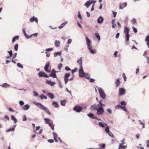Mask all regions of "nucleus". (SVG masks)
<instances>
[{"label": "nucleus", "instance_id": "f257e3e1", "mask_svg": "<svg viewBox=\"0 0 149 149\" xmlns=\"http://www.w3.org/2000/svg\"><path fill=\"white\" fill-rule=\"evenodd\" d=\"M91 109L93 111H96L97 115H102L104 112V109L103 107L98 104H94L92 105Z\"/></svg>", "mask_w": 149, "mask_h": 149}, {"label": "nucleus", "instance_id": "f03ea898", "mask_svg": "<svg viewBox=\"0 0 149 149\" xmlns=\"http://www.w3.org/2000/svg\"><path fill=\"white\" fill-rule=\"evenodd\" d=\"M34 103L40 109L45 111L49 115L51 114V112L48 110V109L41 103L38 102H34Z\"/></svg>", "mask_w": 149, "mask_h": 149}, {"label": "nucleus", "instance_id": "7ed1b4c3", "mask_svg": "<svg viewBox=\"0 0 149 149\" xmlns=\"http://www.w3.org/2000/svg\"><path fill=\"white\" fill-rule=\"evenodd\" d=\"M34 103L40 109L45 111L49 115L51 114V112L48 110V109L41 103L38 102H34Z\"/></svg>", "mask_w": 149, "mask_h": 149}, {"label": "nucleus", "instance_id": "20e7f679", "mask_svg": "<svg viewBox=\"0 0 149 149\" xmlns=\"http://www.w3.org/2000/svg\"><path fill=\"white\" fill-rule=\"evenodd\" d=\"M70 76V74L69 73H67L65 74L64 77V80L65 81V84H66L68 83V81L69 80L68 79V78ZM73 80V78L72 77L70 78L69 80L70 81H72Z\"/></svg>", "mask_w": 149, "mask_h": 149}, {"label": "nucleus", "instance_id": "39448f33", "mask_svg": "<svg viewBox=\"0 0 149 149\" xmlns=\"http://www.w3.org/2000/svg\"><path fill=\"white\" fill-rule=\"evenodd\" d=\"M86 44L88 46V48L89 50H91L92 49V47L90 45L91 41L87 37H86Z\"/></svg>", "mask_w": 149, "mask_h": 149}, {"label": "nucleus", "instance_id": "423d86ee", "mask_svg": "<svg viewBox=\"0 0 149 149\" xmlns=\"http://www.w3.org/2000/svg\"><path fill=\"white\" fill-rule=\"evenodd\" d=\"M73 109L75 111L80 112L82 111V108L79 106H76L74 107Z\"/></svg>", "mask_w": 149, "mask_h": 149}, {"label": "nucleus", "instance_id": "0eeeda50", "mask_svg": "<svg viewBox=\"0 0 149 149\" xmlns=\"http://www.w3.org/2000/svg\"><path fill=\"white\" fill-rule=\"evenodd\" d=\"M56 72L54 69H52L51 73L49 74V76L53 78H56Z\"/></svg>", "mask_w": 149, "mask_h": 149}, {"label": "nucleus", "instance_id": "6e6552de", "mask_svg": "<svg viewBox=\"0 0 149 149\" xmlns=\"http://www.w3.org/2000/svg\"><path fill=\"white\" fill-rule=\"evenodd\" d=\"M38 74L39 77H43L47 78L49 77V76L43 72H39L38 73Z\"/></svg>", "mask_w": 149, "mask_h": 149}, {"label": "nucleus", "instance_id": "1a4fd4ad", "mask_svg": "<svg viewBox=\"0 0 149 149\" xmlns=\"http://www.w3.org/2000/svg\"><path fill=\"white\" fill-rule=\"evenodd\" d=\"M99 92L101 97L103 99H104L106 97V95L102 90H99Z\"/></svg>", "mask_w": 149, "mask_h": 149}, {"label": "nucleus", "instance_id": "9d476101", "mask_svg": "<svg viewBox=\"0 0 149 149\" xmlns=\"http://www.w3.org/2000/svg\"><path fill=\"white\" fill-rule=\"evenodd\" d=\"M79 75L80 77H84L85 73L84 72V71L83 70L82 67L79 68Z\"/></svg>", "mask_w": 149, "mask_h": 149}, {"label": "nucleus", "instance_id": "9b49d317", "mask_svg": "<svg viewBox=\"0 0 149 149\" xmlns=\"http://www.w3.org/2000/svg\"><path fill=\"white\" fill-rule=\"evenodd\" d=\"M93 2V0H90L86 2L84 5V6H86L87 8H88Z\"/></svg>", "mask_w": 149, "mask_h": 149}, {"label": "nucleus", "instance_id": "f8f14e48", "mask_svg": "<svg viewBox=\"0 0 149 149\" xmlns=\"http://www.w3.org/2000/svg\"><path fill=\"white\" fill-rule=\"evenodd\" d=\"M125 93V90L123 88L119 89V94L120 95H123Z\"/></svg>", "mask_w": 149, "mask_h": 149}, {"label": "nucleus", "instance_id": "ddd939ff", "mask_svg": "<svg viewBox=\"0 0 149 149\" xmlns=\"http://www.w3.org/2000/svg\"><path fill=\"white\" fill-rule=\"evenodd\" d=\"M49 62H48L46 63L44 68L45 70L48 73H49L50 72V71L48 70V68L49 67Z\"/></svg>", "mask_w": 149, "mask_h": 149}, {"label": "nucleus", "instance_id": "4468645a", "mask_svg": "<svg viewBox=\"0 0 149 149\" xmlns=\"http://www.w3.org/2000/svg\"><path fill=\"white\" fill-rule=\"evenodd\" d=\"M77 62L79 65V68L82 67V58L81 57L77 61Z\"/></svg>", "mask_w": 149, "mask_h": 149}, {"label": "nucleus", "instance_id": "2eb2a0df", "mask_svg": "<svg viewBox=\"0 0 149 149\" xmlns=\"http://www.w3.org/2000/svg\"><path fill=\"white\" fill-rule=\"evenodd\" d=\"M127 5V3H123L120 4L119 5V9H123V8L125 7Z\"/></svg>", "mask_w": 149, "mask_h": 149}, {"label": "nucleus", "instance_id": "dca6fc26", "mask_svg": "<svg viewBox=\"0 0 149 149\" xmlns=\"http://www.w3.org/2000/svg\"><path fill=\"white\" fill-rule=\"evenodd\" d=\"M30 20L31 22H33L34 21H35L36 22H38V19L34 16L31 18L30 19Z\"/></svg>", "mask_w": 149, "mask_h": 149}, {"label": "nucleus", "instance_id": "f3484780", "mask_svg": "<svg viewBox=\"0 0 149 149\" xmlns=\"http://www.w3.org/2000/svg\"><path fill=\"white\" fill-rule=\"evenodd\" d=\"M129 29L126 26L124 27V32L125 34H129Z\"/></svg>", "mask_w": 149, "mask_h": 149}, {"label": "nucleus", "instance_id": "a211bd4d", "mask_svg": "<svg viewBox=\"0 0 149 149\" xmlns=\"http://www.w3.org/2000/svg\"><path fill=\"white\" fill-rule=\"evenodd\" d=\"M30 107V106L28 104L24 105L22 107L23 109L24 110H27Z\"/></svg>", "mask_w": 149, "mask_h": 149}, {"label": "nucleus", "instance_id": "6ab92c4d", "mask_svg": "<svg viewBox=\"0 0 149 149\" xmlns=\"http://www.w3.org/2000/svg\"><path fill=\"white\" fill-rule=\"evenodd\" d=\"M44 121L46 124H49L50 123H51L50 121H52L50 120L49 119L47 118H45L44 119Z\"/></svg>", "mask_w": 149, "mask_h": 149}, {"label": "nucleus", "instance_id": "aec40b11", "mask_svg": "<svg viewBox=\"0 0 149 149\" xmlns=\"http://www.w3.org/2000/svg\"><path fill=\"white\" fill-rule=\"evenodd\" d=\"M53 134L54 136V139L56 142H57L58 141L57 140V135L56 133H55L54 132H53Z\"/></svg>", "mask_w": 149, "mask_h": 149}, {"label": "nucleus", "instance_id": "412c9836", "mask_svg": "<svg viewBox=\"0 0 149 149\" xmlns=\"http://www.w3.org/2000/svg\"><path fill=\"white\" fill-rule=\"evenodd\" d=\"M16 126L13 125L12 127L6 130V132H8L12 131H13L15 127Z\"/></svg>", "mask_w": 149, "mask_h": 149}, {"label": "nucleus", "instance_id": "4be33fe9", "mask_svg": "<svg viewBox=\"0 0 149 149\" xmlns=\"http://www.w3.org/2000/svg\"><path fill=\"white\" fill-rule=\"evenodd\" d=\"M47 95L51 99H53L54 97V95L50 93H48Z\"/></svg>", "mask_w": 149, "mask_h": 149}, {"label": "nucleus", "instance_id": "5701e85b", "mask_svg": "<svg viewBox=\"0 0 149 149\" xmlns=\"http://www.w3.org/2000/svg\"><path fill=\"white\" fill-rule=\"evenodd\" d=\"M55 46L56 47H58L60 46V43L59 41L56 40L55 43Z\"/></svg>", "mask_w": 149, "mask_h": 149}, {"label": "nucleus", "instance_id": "b1692460", "mask_svg": "<svg viewBox=\"0 0 149 149\" xmlns=\"http://www.w3.org/2000/svg\"><path fill=\"white\" fill-rule=\"evenodd\" d=\"M103 21V18L101 17H100L97 20V22L99 23H102Z\"/></svg>", "mask_w": 149, "mask_h": 149}, {"label": "nucleus", "instance_id": "393cba45", "mask_svg": "<svg viewBox=\"0 0 149 149\" xmlns=\"http://www.w3.org/2000/svg\"><path fill=\"white\" fill-rule=\"evenodd\" d=\"M52 105L55 107H57L58 106V103L56 102H53L52 103Z\"/></svg>", "mask_w": 149, "mask_h": 149}, {"label": "nucleus", "instance_id": "a878e982", "mask_svg": "<svg viewBox=\"0 0 149 149\" xmlns=\"http://www.w3.org/2000/svg\"><path fill=\"white\" fill-rule=\"evenodd\" d=\"M47 83L48 84L52 86H54L55 84V82H52L51 81H47Z\"/></svg>", "mask_w": 149, "mask_h": 149}, {"label": "nucleus", "instance_id": "bb28decb", "mask_svg": "<svg viewBox=\"0 0 149 149\" xmlns=\"http://www.w3.org/2000/svg\"><path fill=\"white\" fill-rule=\"evenodd\" d=\"M19 38L18 36H16L12 39V41L13 43L16 40H18Z\"/></svg>", "mask_w": 149, "mask_h": 149}, {"label": "nucleus", "instance_id": "cd10ccee", "mask_svg": "<svg viewBox=\"0 0 149 149\" xmlns=\"http://www.w3.org/2000/svg\"><path fill=\"white\" fill-rule=\"evenodd\" d=\"M11 119L14 121V123H16L17 122V119L14 116L12 115L11 116Z\"/></svg>", "mask_w": 149, "mask_h": 149}, {"label": "nucleus", "instance_id": "c85d7f7f", "mask_svg": "<svg viewBox=\"0 0 149 149\" xmlns=\"http://www.w3.org/2000/svg\"><path fill=\"white\" fill-rule=\"evenodd\" d=\"M40 97L41 99H47V97L46 96H45L43 94H41L40 96Z\"/></svg>", "mask_w": 149, "mask_h": 149}, {"label": "nucleus", "instance_id": "c756f323", "mask_svg": "<svg viewBox=\"0 0 149 149\" xmlns=\"http://www.w3.org/2000/svg\"><path fill=\"white\" fill-rule=\"evenodd\" d=\"M66 103V101L65 100H64L61 101V104L62 106H64Z\"/></svg>", "mask_w": 149, "mask_h": 149}, {"label": "nucleus", "instance_id": "7c9ffc66", "mask_svg": "<svg viewBox=\"0 0 149 149\" xmlns=\"http://www.w3.org/2000/svg\"><path fill=\"white\" fill-rule=\"evenodd\" d=\"M10 86L6 83H5L3 84L1 86L3 87H6L8 86Z\"/></svg>", "mask_w": 149, "mask_h": 149}, {"label": "nucleus", "instance_id": "2f4dec72", "mask_svg": "<svg viewBox=\"0 0 149 149\" xmlns=\"http://www.w3.org/2000/svg\"><path fill=\"white\" fill-rule=\"evenodd\" d=\"M123 106H122L121 105H117L115 106V108L116 109H119L122 108V107Z\"/></svg>", "mask_w": 149, "mask_h": 149}, {"label": "nucleus", "instance_id": "473e14b6", "mask_svg": "<svg viewBox=\"0 0 149 149\" xmlns=\"http://www.w3.org/2000/svg\"><path fill=\"white\" fill-rule=\"evenodd\" d=\"M66 24V22H64L59 27V28L60 29L62 28L63 26H64Z\"/></svg>", "mask_w": 149, "mask_h": 149}, {"label": "nucleus", "instance_id": "72a5a7b5", "mask_svg": "<svg viewBox=\"0 0 149 149\" xmlns=\"http://www.w3.org/2000/svg\"><path fill=\"white\" fill-rule=\"evenodd\" d=\"M88 116L91 118L92 119L94 118V116L93 114L92 113H89L87 114Z\"/></svg>", "mask_w": 149, "mask_h": 149}, {"label": "nucleus", "instance_id": "f704fd0d", "mask_svg": "<svg viewBox=\"0 0 149 149\" xmlns=\"http://www.w3.org/2000/svg\"><path fill=\"white\" fill-rule=\"evenodd\" d=\"M49 126L51 127V129L54 130V127L53 125L52 124V123L51 122L49 124H48Z\"/></svg>", "mask_w": 149, "mask_h": 149}, {"label": "nucleus", "instance_id": "c9c22d12", "mask_svg": "<svg viewBox=\"0 0 149 149\" xmlns=\"http://www.w3.org/2000/svg\"><path fill=\"white\" fill-rule=\"evenodd\" d=\"M130 37V35L129 34H125L126 41H128L129 40V38Z\"/></svg>", "mask_w": 149, "mask_h": 149}, {"label": "nucleus", "instance_id": "e433bc0d", "mask_svg": "<svg viewBox=\"0 0 149 149\" xmlns=\"http://www.w3.org/2000/svg\"><path fill=\"white\" fill-rule=\"evenodd\" d=\"M84 77L86 78L87 79H90V76L89 74H84Z\"/></svg>", "mask_w": 149, "mask_h": 149}, {"label": "nucleus", "instance_id": "4c0bfd02", "mask_svg": "<svg viewBox=\"0 0 149 149\" xmlns=\"http://www.w3.org/2000/svg\"><path fill=\"white\" fill-rule=\"evenodd\" d=\"M61 54V52H56L54 53V56L56 57V56L58 55L60 56Z\"/></svg>", "mask_w": 149, "mask_h": 149}, {"label": "nucleus", "instance_id": "58836bf2", "mask_svg": "<svg viewBox=\"0 0 149 149\" xmlns=\"http://www.w3.org/2000/svg\"><path fill=\"white\" fill-rule=\"evenodd\" d=\"M22 31L25 37L27 38H29V36L26 34L24 29H23Z\"/></svg>", "mask_w": 149, "mask_h": 149}, {"label": "nucleus", "instance_id": "ea45409f", "mask_svg": "<svg viewBox=\"0 0 149 149\" xmlns=\"http://www.w3.org/2000/svg\"><path fill=\"white\" fill-rule=\"evenodd\" d=\"M98 124L100 126L102 127H104V125L102 122H99L98 123Z\"/></svg>", "mask_w": 149, "mask_h": 149}, {"label": "nucleus", "instance_id": "a19ab883", "mask_svg": "<svg viewBox=\"0 0 149 149\" xmlns=\"http://www.w3.org/2000/svg\"><path fill=\"white\" fill-rule=\"evenodd\" d=\"M107 134L111 137H114V135H113V133L112 132H111L110 131Z\"/></svg>", "mask_w": 149, "mask_h": 149}, {"label": "nucleus", "instance_id": "79ce46f5", "mask_svg": "<svg viewBox=\"0 0 149 149\" xmlns=\"http://www.w3.org/2000/svg\"><path fill=\"white\" fill-rule=\"evenodd\" d=\"M105 131L107 133L110 132L109 130V127L108 126H107V127L106 128Z\"/></svg>", "mask_w": 149, "mask_h": 149}, {"label": "nucleus", "instance_id": "37998d69", "mask_svg": "<svg viewBox=\"0 0 149 149\" xmlns=\"http://www.w3.org/2000/svg\"><path fill=\"white\" fill-rule=\"evenodd\" d=\"M116 84L117 86H118L120 84V81L118 79H117L116 80Z\"/></svg>", "mask_w": 149, "mask_h": 149}, {"label": "nucleus", "instance_id": "c03bdc74", "mask_svg": "<svg viewBox=\"0 0 149 149\" xmlns=\"http://www.w3.org/2000/svg\"><path fill=\"white\" fill-rule=\"evenodd\" d=\"M95 36L98 39L99 41L100 40V35H99V34H98V33H96L95 34Z\"/></svg>", "mask_w": 149, "mask_h": 149}, {"label": "nucleus", "instance_id": "a18cd8bd", "mask_svg": "<svg viewBox=\"0 0 149 149\" xmlns=\"http://www.w3.org/2000/svg\"><path fill=\"white\" fill-rule=\"evenodd\" d=\"M99 102V104H100V105L102 107H105V104H103L102 103V100H100V101H98Z\"/></svg>", "mask_w": 149, "mask_h": 149}, {"label": "nucleus", "instance_id": "49530a36", "mask_svg": "<svg viewBox=\"0 0 149 149\" xmlns=\"http://www.w3.org/2000/svg\"><path fill=\"white\" fill-rule=\"evenodd\" d=\"M18 45L17 44H16L15 45L14 47V49L16 51H17L18 49Z\"/></svg>", "mask_w": 149, "mask_h": 149}, {"label": "nucleus", "instance_id": "de8ad7c7", "mask_svg": "<svg viewBox=\"0 0 149 149\" xmlns=\"http://www.w3.org/2000/svg\"><path fill=\"white\" fill-rule=\"evenodd\" d=\"M62 66V65L61 63H59L58 66V68L59 70H60Z\"/></svg>", "mask_w": 149, "mask_h": 149}, {"label": "nucleus", "instance_id": "09e8293b", "mask_svg": "<svg viewBox=\"0 0 149 149\" xmlns=\"http://www.w3.org/2000/svg\"><path fill=\"white\" fill-rule=\"evenodd\" d=\"M78 17L81 20L82 19L81 16L80 14V12H79L78 13Z\"/></svg>", "mask_w": 149, "mask_h": 149}, {"label": "nucleus", "instance_id": "8fccbe9b", "mask_svg": "<svg viewBox=\"0 0 149 149\" xmlns=\"http://www.w3.org/2000/svg\"><path fill=\"white\" fill-rule=\"evenodd\" d=\"M112 12L113 13V16L114 17H115L116 16L117 12H114L113 11H112Z\"/></svg>", "mask_w": 149, "mask_h": 149}, {"label": "nucleus", "instance_id": "3c124183", "mask_svg": "<svg viewBox=\"0 0 149 149\" xmlns=\"http://www.w3.org/2000/svg\"><path fill=\"white\" fill-rule=\"evenodd\" d=\"M121 105H123L124 106H125L126 104V103L125 102L123 101H121Z\"/></svg>", "mask_w": 149, "mask_h": 149}, {"label": "nucleus", "instance_id": "603ef678", "mask_svg": "<svg viewBox=\"0 0 149 149\" xmlns=\"http://www.w3.org/2000/svg\"><path fill=\"white\" fill-rule=\"evenodd\" d=\"M17 66L21 68H23L22 65L19 63H17Z\"/></svg>", "mask_w": 149, "mask_h": 149}, {"label": "nucleus", "instance_id": "864d4df0", "mask_svg": "<svg viewBox=\"0 0 149 149\" xmlns=\"http://www.w3.org/2000/svg\"><path fill=\"white\" fill-rule=\"evenodd\" d=\"M77 68H75L74 69L72 70L71 72L72 73H74V72H75L77 71Z\"/></svg>", "mask_w": 149, "mask_h": 149}, {"label": "nucleus", "instance_id": "5fc2aeb1", "mask_svg": "<svg viewBox=\"0 0 149 149\" xmlns=\"http://www.w3.org/2000/svg\"><path fill=\"white\" fill-rule=\"evenodd\" d=\"M34 95L35 96H38V95L36 91H33V92Z\"/></svg>", "mask_w": 149, "mask_h": 149}, {"label": "nucleus", "instance_id": "6e6d98bb", "mask_svg": "<svg viewBox=\"0 0 149 149\" xmlns=\"http://www.w3.org/2000/svg\"><path fill=\"white\" fill-rule=\"evenodd\" d=\"M102 148H104L105 146V144L104 143H102L101 144L99 145Z\"/></svg>", "mask_w": 149, "mask_h": 149}, {"label": "nucleus", "instance_id": "4d7b16f0", "mask_svg": "<svg viewBox=\"0 0 149 149\" xmlns=\"http://www.w3.org/2000/svg\"><path fill=\"white\" fill-rule=\"evenodd\" d=\"M122 109H123V110L125 111H127V109L126 108V107L125 106H123L122 107Z\"/></svg>", "mask_w": 149, "mask_h": 149}, {"label": "nucleus", "instance_id": "13d9d810", "mask_svg": "<svg viewBox=\"0 0 149 149\" xmlns=\"http://www.w3.org/2000/svg\"><path fill=\"white\" fill-rule=\"evenodd\" d=\"M65 69L67 71H70L71 70L70 69L68 66H66L65 67Z\"/></svg>", "mask_w": 149, "mask_h": 149}, {"label": "nucleus", "instance_id": "bf43d9fd", "mask_svg": "<svg viewBox=\"0 0 149 149\" xmlns=\"http://www.w3.org/2000/svg\"><path fill=\"white\" fill-rule=\"evenodd\" d=\"M8 52L9 53V55L12 56L13 55V53L12 50H10V51H8Z\"/></svg>", "mask_w": 149, "mask_h": 149}, {"label": "nucleus", "instance_id": "052dcab7", "mask_svg": "<svg viewBox=\"0 0 149 149\" xmlns=\"http://www.w3.org/2000/svg\"><path fill=\"white\" fill-rule=\"evenodd\" d=\"M132 23L133 24L136 23V20L135 19L133 18L132 21Z\"/></svg>", "mask_w": 149, "mask_h": 149}, {"label": "nucleus", "instance_id": "680f3d73", "mask_svg": "<svg viewBox=\"0 0 149 149\" xmlns=\"http://www.w3.org/2000/svg\"><path fill=\"white\" fill-rule=\"evenodd\" d=\"M121 149H125L127 148V146H123V145H121Z\"/></svg>", "mask_w": 149, "mask_h": 149}, {"label": "nucleus", "instance_id": "e2e57ef3", "mask_svg": "<svg viewBox=\"0 0 149 149\" xmlns=\"http://www.w3.org/2000/svg\"><path fill=\"white\" fill-rule=\"evenodd\" d=\"M72 40V39H69L68 40L67 43L68 44H70L71 43Z\"/></svg>", "mask_w": 149, "mask_h": 149}, {"label": "nucleus", "instance_id": "0e129e2a", "mask_svg": "<svg viewBox=\"0 0 149 149\" xmlns=\"http://www.w3.org/2000/svg\"><path fill=\"white\" fill-rule=\"evenodd\" d=\"M146 40L147 41V42H149V36H148L146 37Z\"/></svg>", "mask_w": 149, "mask_h": 149}, {"label": "nucleus", "instance_id": "69168bd1", "mask_svg": "<svg viewBox=\"0 0 149 149\" xmlns=\"http://www.w3.org/2000/svg\"><path fill=\"white\" fill-rule=\"evenodd\" d=\"M19 104L21 105H22L24 104V102L22 101H20L19 102Z\"/></svg>", "mask_w": 149, "mask_h": 149}, {"label": "nucleus", "instance_id": "338daca9", "mask_svg": "<svg viewBox=\"0 0 149 149\" xmlns=\"http://www.w3.org/2000/svg\"><path fill=\"white\" fill-rule=\"evenodd\" d=\"M133 30L134 31V32L135 33H136L137 32V29L136 28L133 27Z\"/></svg>", "mask_w": 149, "mask_h": 149}, {"label": "nucleus", "instance_id": "774afa93", "mask_svg": "<svg viewBox=\"0 0 149 149\" xmlns=\"http://www.w3.org/2000/svg\"><path fill=\"white\" fill-rule=\"evenodd\" d=\"M107 111L108 112H109L110 114H111L112 113L111 110L109 109H107Z\"/></svg>", "mask_w": 149, "mask_h": 149}]
</instances>
